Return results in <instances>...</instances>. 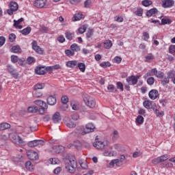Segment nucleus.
Here are the masks:
<instances>
[{"label":"nucleus","instance_id":"60","mask_svg":"<svg viewBox=\"0 0 175 175\" xmlns=\"http://www.w3.org/2000/svg\"><path fill=\"white\" fill-rule=\"evenodd\" d=\"M69 102V98H68V96H64L62 97V103H64V105H66V103Z\"/></svg>","mask_w":175,"mask_h":175},{"label":"nucleus","instance_id":"11","mask_svg":"<svg viewBox=\"0 0 175 175\" xmlns=\"http://www.w3.org/2000/svg\"><path fill=\"white\" fill-rule=\"evenodd\" d=\"M31 44L32 49L33 50H34V51H36L38 54H43V49H42L40 46H38V42L36 41L33 40Z\"/></svg>","mask_w":175,"mask_h":175},{"label":"nucleus","instance_id":"8","mask_svg":"<svg viewBox=\"0 0 175 175\" xmlns=\"http://www.w3.org/2000/svg\"><path fill=\"white\" fill-rule=\"evenodd\" d=\"M27 157L31 161H38L39 159V155L33 150H30L27 152Z\"/></svg>","mask_w":175,"mask_h":175},{"label":"nucleus","instance_id":"62","mask_svg":"<svg viewBox=\"0 0 175 175\" xmlns=\"http://www.w3.org/2000/svg\"><path fill=\"white\" fill-rule=\"evenodd\" d=\"M9 40L11 42H14L16 40V35L14 33H11L9 35Z\"/></svg>","mask_w":175,"mask_h":175},{"label":"nucleus","instance_id":"33","mask_svg":"<svg viewBox=\"0 0 175 175\" xmlns=\"http://www.w3.org/2000/svg\"><path fill=\"white\" fill-rule=\"evenodd\" d=\"M143 105L146 109H151V107H152V101L146 100L144 102Z\"/></svg>","mask_w":175,"mask_h":175},{"label":"nucleus","instance_id":"35","mask_svg":"<svg viewBox=\"0 0 175 175\" xmlns=\"http://www.w3.org/2000/svg\"><path fill=\"white\" fill-rule=\"evenodd\" d=\"M39 109L36 106H31L28 107L29 113H37Z\"/></svg>","mask_w":175,"mask_h":175},{"label":"nucleus","instance_id":"25","mask_svg":"<svg viewBox=\"0 0 175 175\" xmlns=\"http://www.w3.org/2000/svg\"><path fill=\"white\" fill-rule=\"evenodd\" d=\"M45 84L44 83H37L34 85L33 87V90L34 91H39V90H43V88H44L45 87Z\"/></svg>","mask_w":175,"mask_h":175},{"label":"nucleus","instance_id":"15","mask_svg":"<svg viewBox=\"0 0 175 175\" xmlns=\"http://www.w3.org/2000/svg\"><path fill=\"white\" fill-rule=\"evenodd\" d=\"M24 21L23 18H21L18 20L16 21L14 20V27L16 28V29H23V25H20L21 23Z\"/></svg>","mask_w":175,"mask_h":175},{"label":"nucleus","instance_id":"48","mask_svg":"<svg viewBox=\"0 0 175 175\" xmlns=\"http://www.w3.org/2000/svg\"><path fill=\"white\" fill-rule=\"evenodd\" d=\"M172 21L169 18H163L161 19V25H165L166 24H171Z\"/></svg>","mask_w":175,"mask_h":175},{"label":"nucleus","instance_id":"3","mask_svg":"<svg viewBox=\"0 0 175 175\" xmlns=\"http://www.w3.org/2000/svg\"><path fill=\"white\" fill-rule=\"evenodd\" d=\"M83 100L85 105L90 109H94V107H95V106L96 105V100H95V98L88 94L83 95Z\"/></svg>","mask_w":175,"mask_h":175},{"label":"nucleus","instance_id":"32","mask_svg":"<svg viewBox=\"0 0 175 175\" xmlns=\"http://www.w3.org/2000/svg\"><path fill=\"white\" fill-rule=\"evenodd\" d=\"M12 53H21V48H20V46L18 45H15L12 47Z\"/></svg>","mask_w":175,"mask_h":175},{"label":"nucleus","instance_id":"29","mask_svg":"<svg viewBox=\"0 0 175 175\" xmlns=\"http://www.w3.org/2000/svg\"><path fill=\"white\" fill-rule=\"evenodd\" d=\"M70 50L72 51L74 53L75 52L77 53V51H80V46H79L77 44H72L70 46Z\"/></svg>","mask_w":175,"mask_h":175},{"label":"nucleus","instance_id":"20","mask_svg":"<svg viewBox=\"0 0 175 175\" xmlns=\"http://www.w3.org/2000/svg\"><path fill=\"white\" fill-rule=\"evenodd\" d=\"M110 166H114L116 165L118 166V167H120V166H122V163L120 161V159H113L110 161L109 163Z\"/></svg>","mask_w":175,"mask_h":175},{"label":"nucleus","instance_id":"50","mask_svg":"<svg viewBox=\"0 0 175 175\" xmlns=\"http://www.w3.org/2000/svg\"><path fill=\"white\" fill-rule=\"evenodd\" d=\"M92 35H94V29H88L86 33L87 38H90L92 36Z\"/></svg>","mask_w":175,"mask_h":175},{"label":"nucleus","instance_id":"37","mask_svg":"<svg viewBox=\"0 0 175 175\" xmlns=\"http://www.w3.org/2000/svg\"><path fill=\"white\" fill-rule=\"evenodd\" d=\"M77 68H79L81 72H85V64L84 63H78Z\"/></svg>","mask_w":175,"mask_h":175},{"label":"nucleus","instance_id":"23","mask_svg":"<svg viewBox=\"0 0 175 175\" xmlns=\"http://www.w3.org/2000/svg\"><path fill=\"white\" fill-rule=\"evenodd\" d=\"M66 66H68V68H72L73 69L75 66H77V61L76 60L68 61L66 62Z\"/></svg>","mask_w":175,"mask_h":175},{"label":"nucleus","instance_id":"28","mask_svg":"<svg viewBox=\"0 0 175 175\" xmlns=\"http://www.w3.org/2000/svg\"><path fill=\"white\" fill-rule=\"evenodd\" d=\"M25 167L29 172L33 171V169H34L33 165H32V163H31V161H27L26 162Z\"/></svg>","mask_w":175,"mask_h":175},{"label":"nucleus","instance_id":"44","mask_svg":"<svg viewBox=\"0 0 175 175\" xmlns=\"http://www.w3.org/2000/svg\"><path fill=\"white\" fill-rule=\"evenodd\" d=\"M159 161L161 162H165V161H167L169 159V155L164 154L159 157Z\"/></svg>","mask_w":175,"mask_h":175},{"label":"nucleus","instance_id":"21","mask_svg":"<svg viewBox=\"0 0 175 175\" xmlns=\"http://www.w3.org/2000/svg\"><path fill=\"white\" fill-rule=\"evenodd\" d=\"M174 5V1L173 0H165L163 3V8H172Z\"/></svg>","mask_w":175,"mask_h":175},{"label":"nucleus","instance_id":"30","mask_svg":"<svg viewBox=\"0 0 175 175\" xmlns=\"http://www.w3.org/2000/svg\"><path fill=\"white\" fill-rule=\"evenodd\" d=\"M65 36L68 40H72L73 38H75V33H72L70 31H66L65 33Z\"/></svg>","mask_w":175,"mask_h":175},{"label":"nucleus","instance_id":"38","mask_svg":"<svg viewBox=\"0 0 175 175\" xmlns=\"http://www.w3.org/2000/svg\"><path fill=\"white\" fill-rule=\"evenodd\" d=\"M116 155V152L115 151H105L103 152V156L104 157H114Z\"/></svg>","mask_w":175,"mask_h":175},{"label":"nucleus","instance_id":"43","mask_svg":"<svg viewBox=\"0 0 175 175\" xmlns=\"http://www.w3.org/2000/svg\"><path fill=\"white\" fill-rule=\"evenodd\" d=\"M73 21H79L83 18V14H75L73 17Z\"/></svg>","mask_w":175,"mask_h":175},{"label":"nucleus","instance_id":"52","mask_svg":"<svg viewBox=\"0 0 175 175\" xmlns=\"http://www.w3.org/2000/svg\"><path fill=\"white\" fill-rule=\"evenodd\" d=\"M107 90L109 91V92H116L117 91V89H116L113 85H109L107 86Z\"/></svg>","mask_w":175,"mask_h":175},{"label":"nucleus","instance_id":"7","mask_svg":"<svg viewBox=\"0 0 175 175\" xmlns=\"http://www.w3.org/2000/svg\"><path fill=\"white\" fill-rule=\"evenodd\" d=\"M8 71L12 75L15 79H18V72L13 68V66L8 64L7 66Z\"/></svg>","mask_w":175,"mask_h":175},{"label":"nucleus","instance_id":"31","mask_svg":"<svg viewBox=\"0 0 175 175\" xmlns=\"http://www.w3.org/2000/svg\"><path fill=\"white\" fill-rule=\"evenodd\" d=\"M31 27H27L25 29H23L21 32L22 33V35H24L25 36L27 35H29V33H31Z\"/></svg>","mask_w":175,"mask_h":175},{"label":"nucleus","instance_id":"40","mask_svg":"<svg viewBox=\"0 0 175 175\" xmlns=\"http://www.w3.org/2000/svg\"><path fill=\"white\" fill-rule=\"evenodd\" d=\"M49 163L51 165H57V163H59V160L55 158L50 159L49 160Z\"/></svg>","mask_w":175,"mask_h":175},{"label":"nucleus","instance_id":"10","mask_svg":"<svg viewBox=\"0 0 175 175\" xmlns=\"http://www.w3.org/2000/svg\"><path fill=\"white\" fill-rule=\"evenodd\" d=\"M46 1L47 0H36L33 2V6L42 9V8H44Z\"/></svg>","mask_w":175,"mask_h":175},{"label":"nucleus","instance_id":"59","mask_svg":"<svg viewBox=\"0 0 175 175\" xmlns=\"http://www.w3.org/2000/svg\"><path fill=\"white\" fill-rule=\"evenodd\" d=\"M11 61H12V62H13V64H16V62H18V57H17L14 55H12L11 56Z\"/></svg>","mask_w":175,"mask_h":175},{"label":"nucleus","instance_id":"17","mask_svg":"<svg viewBox=\"0 0 175 175\" xmlns=\"http://www.w3.org/2000/svg\"><path fill=\"white\" fill-rule=\"evenodd\" d=\"M157 75V68H153L147 72L145 75H144V79H147V77H150L151 76H155Z\"/></svg>","mask_w":175,"mask_h":175},{"label":"nucleus","instance_id":"13","mask_svg":"<svg viewBox=\"0 0 175 175\" xmlns=\"http://www.w3.org/2000/svg\"><path fill=\"white\" fill-rule=\"evenodd\" d=\"M52 121L54 124H58L61 122V114L59 112H55L52 116Z\"/></svg>","mask_w":175,"mask_h":175},{"label":"nucleus","instance_id":"41","mask_svg":"<svg viewBox=\"0 0 175 175\" xmlns=\"http://www.w3.org/2000/svg\"><path fill=\"white\" fill-rule=\"evenodd\" d=\"M91 6H92V1L91 0H86L84 2V8L86 9L91 8Z\"/></svg>","mask_w":175,"mask_h":175},{"label":"nucleus","instance_id":"42","mask_svg":"<svg viewBox=\"0 0 175 175\" xmlns=\"http://www.w3.org/2000/svg\"><path fill=\"white\" fill-rule=\"evenodd\" d=\"M154 76H156L157 79H163V77H165V73L161 71L158 72V70H157V73L154 75Z\"/></svg>","mask_w":175,"mask_h":175},{"label":"nucleus","instance_id":"54","mask_svg":"<svg viewBox=\"0 0 175 175\" xmlns=\"http://www.w3.org/2000/svg\"><path fill=\"white\" fill-rule=\"evenodd\" d=\"M135 14L139 16V17H142L143 16V9L142 8H137L135 11Z\"/></svg>","mask_w":175,"mask_h":175},{"label":"nucleus","instance_id":"34","mask_svg":"<svg viewBox=\"0 0 175 175\" xmlns=\"http://www.w3.org/2000/svg\"><path fill=\"white\" fill-rule=\"evenodd\" d=\"M142 5L145 6V8H148V6H151V5H152V2L151 0H143L142 1Z\"/></svg>","mask_w":175,"mask_h":175},{"label":"nucleus","instance_id":"64","mask_svg":"<svg viewBox=\"0 0 175 175\" xmlns=\"http://www.w3.org/2000/svg\"><path fill=\"white\" fill-rule=\"evenodd\" d=\"M169 51H170V54H174V53H175V45H171L169 47Z\"/></svg>","mask_w":175,"mask_h":175},{"label":"nucleus","instance_id":"58","mask_svg":"<svg viewBox=\"0 0 175 175\" xmlns=\"http://www.w3.org/2000/svg\"><path fill=\"white\" fill-rule=\"evenodd\" d=\"M27 146L29 147H36V139L29 142Z\"/></svg>","mask_w":175,"mask_h":175},{"label":"nucleus","instance_id":"57","mask_svg":"<svg viewBox=\"0 0 175 175\" xmlns=\"http://www.w3.org/2000/svg\"><path fill=\"white\" fill-rule=\"evenodd\" d=\"M34 96L36 98H41V96H43V93L39 90H34Z\"/></svg>","mask_w":175,"mask_h":175},{"label":"nucleus","instance_id":"5","mask_svg":"<svg viewBox=\"0 0 175 175\" xmlns=\"http://www.w3.org/2000/svg\"><path fill=\"white\" fill-rule=\"evenodd\" d=\"M9 7L10 9L7 10V13L10 16L13 14V12H17L18 10V4L16 2H10Z\"/></svg>","mask_w":175,"mask_h":175},{"label":"nucleus","instance_id":"63","mask_svg":"<svg viewBox=\"0 0 175 175\" xmlns=\"http://www.w3.org/2000/svg\"><path fill=\"white\" fill-rule=\"evenodd\" d=\"M162 85H166V84H169V77H164L161 81Z\"/></svg>","mask_w":175,"mask_h":175},{"label":"nucleus","instance_id":"14","mask_svg":"<svg viewBox=\"0 0 175 175\" xmlns=\"http://www.w3.org/2000/svg\"><path fill=\"white\" fill-rule=\"evenodd\" d=\"M64 150L65 147L62 146H55L53 147L52 152H53V154H59V152H62Z\"/></svg>","mask_w":175,"mask_h":175},{"label":"nucleus","instance_id":"16","mask_svg":"<svg viewBox=\"0 0 175 175\" xmlns=\"http://www.w3.org/2000/svg\"><path fill=\"white\" fill-rule=\"evenodd\" d=\"M35 73L36 75H46V68L43 66L36 67L35 68Z\"/></svg>","mask_w":175,"mask_h":175},{"label":"nucleus","instance_id":"61","mask_svg":"<svg viewBox=\"0 0 175 175\" xmlns=\"http://www.w3.org/2000/svg\"><path fill=\"white\" fill-rule=\"evenodd\" d=\"M168 78L169 79H174L175 78V71L174 70H170L168 72Z\"/></svg>","mask_w":175,"mask_h":175},{"label":"nucleus","instance_id":"26","mask_svg":"<svg viewBox=\"0 0 175 175\" xmlns=\"http://www.w3.org/2000/svg\"><path fill=\"white\" fill-rule=\"evenodd\" d=\"M143 122H144V118H143V116L139 115L135 120L136 125H142V124H143Z\"/></svg>","mask_w":175,"mask_h":175},{"label":"nucleus","instance_id":"18","mask_svg":"<svg viewBox=\"0 0 175 175\" xmlns=\"http://www.w3.org/2000/svg\"><path fill=\"white\" fill-rule=\"evenodd\" d=\"M64 122L66 126H68V128H76V123L72 121V120L70 119H66Z\"/></svg>","mask_w":175,"mask_h":175},{"label":"nucleus","instance_id":"55","mask_svg":"<svg viewBox=\"0 0 175 175\" xmlns=\"http://www.w3.org/2000/svg\"><path fill=\"white\" fill-rule=\"evenodd\" d=\"M49 31V27L46 26H42L41 28H40V31L42 33H47Z\"/></svg>","mask_w":175,"mask_h":175},{"label":"nucleus","instance_id":"4","mask_svg":"<svg viewBox=\"0 0 175 175\" xmlns=\"http://www.w3.org/2000/svg\"><path fill=\"white\" fill-rule=\"evenodd\" d=\"M96 141L93 143L94 147L97 149L100 148H105V147H107L109 146V142L105 141V142H100L98 140V136L96 137Z\"/></svg>","mask_w":175,"mask_h":175},{"label":"nucleus","instance_id":"49","mask_svg":"<svg viewBox=\"0 0 175 175\" xmlns=\"http://www.w3.org/2000/svg\"><path fill=\"white\" fill-rule=\"evenodd\" d=\"M65 54L67 55V57H73L75 55V53H73L72 50L67 49L65 51Z\"/></svg>","mask_w":175,"mask_h":175},{"label":"nucleus","instance_id":"6","mask_svg":"<svg viewBox=\"0 0 175 175\" xmlns=\"http://www.w3.org/2000/svg\"><path fill=\"white\" fill-rule=\"evenodd\" d=\"M95 129V125L92 123H88L85 125L83 131H82L81 135H87V133H90L91 132H94Z\"/></svg>","mask_w":175,"mask_h":175},{"label":"nucleus","instance_id":"9","mask_svg":"<svg viewBox=\"0 0 175 175\" xmlns=\"http://www.w3.org/2000/svg\"><path fill=\"white\" fill-rule=\"evenodd\" d=\"M137 80H139V77L131 76L126 78V81L129 85H135L137 84Z\"/></svg>","mask_w":175,"mask_h":175},{"label":"nucleus","instance_id":"53","mask_svg":"<svg viewBox=\"0 0 175 175\" xmlns=\"http://www.w3.org/2000/svg\"><path fill=\"white\" fill-rule=\"evenodd\" d=\"M145 59H146L147 62H150V61L154 59V55H152V53H149L145 57Z\"/></svg>","mask_w":175,"mask_h":175},{"label":"nucleus","instance_id":"56","mask_svg":"<svg viewBox=\"0 0 175 175\" xmlns=\"http://www.w3.org/2000/svg\"><path fill=\"white\" fill-rule=\"evenodd\" d=\"M115 64H121V61H122V58L120 57L116 56L113 59Z\"/></svg>","mask_w":175,"mask_h":175},{"label":"nucleus","instance_id":"47","mask_svg":"<svg viewBox=\"0 0 175 175\" xmlns=\"http://www.w3.org/2000/svg\"><path fill=\"white\" fill-rule=\"evenodd\" d=\"M87 30V25H82L79 29V33L83 34Z\"/></svg>","mask_w":175,"mask_h":175},{"label":"nucleus","instance_id":"22","mask_svg":"<svg viewBox=\"0 0 175 175\" xmlns=\"http://www.w3.org/2000/svg\"><path fill=\"white\" fill-rule=\"evenodd\" d=\"M157 13H158V10L154 8L146 12V16L147 17H151V16H154V14H157Z\"/></svg>","mask_w":175,"mask_h":175},{"label":"nucleus","instance_id":"12","mask_svg":"<svg viewBox=\"0 0 175 175\" xmlns=\"http://www.w3.org/2000/svg\"><path fill=\"white\" fill-rule=\"evenodd\" d=\"M148 96L152 100H154L159 96V92L157 90H152L149 92Z\"/></svg>","mask_w":175,"mask_h":175},{"label":"nucleus","instance_id":"19","mask_svg":"<svg viewBox=\"0 0 175 175\" xmlns=\"http://www.w3.org/2000/svg\"><path fill=\"white\" fill-rule=\"evenodd\" d=\"M47 103L48 105H50L51 106H54L55 103H57V98L53 96H50L47 98Z\"/></svg>","mask_w":175,"mask_h":175},{"label":"nucleus","instance_id":"36","mask_svg":"<svg viewBox=\"0 0 175 175\" xmlns=\"http://www.w3.org/2000/svg\"><path fill=\"white\" fill-rule=\"evenodd\" d=\"M105 49H110L111 46H113V43H111V40H107L104 42Z\"/></svg>","mask_w":175,"mask_h":175},{"label":"nucleus","instance_id":"39","mask_svg":"<svg viewBox=\"0 0 175 175\" xmlns=\"http://www.w3.org/2000/svg\"><path fill=\"white\" fill-rule=\"evenodd\" d=\"M12 161L14 162H21V161H23V156L18 154L16 157H12Z\"/></svg>","mask_w":175,"mask_h":175},{"label":"nucleus","instance_id":"46","mask_svg":"<svg viewBox=\"0 0 175 175\" xmlns=\"http://www.w3.org/2000/svg\"><path fill=\"white\" fill-rule=\"evenodd\" d=\"M100 66H101V68H109V66H111V64L109 62H103L100 64Z\"/></svg>","mask_w":175,"mask_h":175},{"label":"nucleus","instance_id":"27","mask_svg":"<svg viewBox=\"0 0 175 175\" xmlns=\"http://www.w3.org/2000/svg\"><path fill=\"white\" fill-rule=\"evenodd\" d=\"M10 128V124L6 122H3L0 124V131H5Z\"/></svg>","mask_w":175,"mask_h":175},{"label":"nucleus","instance_id":"1","mask_svg":"<svg viewBox=\"0 0 175 175\" xmlns=\"http://www.w3.org/2000/svg\"><path fill=\"white\" fill-rule=\"evenodd\" d=\"M10 140L16 146L19 147H23L27 146V142L24 141L21 137L17 135V133H12L9 135Z\"/></svg>","mask_w":175,"mask_h":175},{"label":"nucleus","instance_id":"51","mask_svg":"<svg viewBox=\"0 0 175 175\" xmlns=\"http://www.w3.org/2000/svg\"><path fill=\"white\" fill-rule=\"evenodd\" d=\"M120 135L118 133V131L116 130L113 131L112 137L113 140H117V139H118Z\"/></svg>","mask_w":175,"mask_h":175},{"label":"nucleus","instance_id":"24","mask_svg":"<svg viewBox=\"0 0 175 175\" xmlns=\"http://www.w3.org/2000/svg\"><path fill=\"white\" fill-rule=\"evenodd\" d=\"M35 105L37 106H40V107H47V104L42 100H36L34 101Z\"/></svg>","mask_w":175,"mask_h":175},{"label":"nucleus","instance_id":"2","mask_svg":"<svg viewBox=\"0 0 175 175\" xmlns=\"http://www.w3.org/2000/svg\"><path fill=\"white\" fill-rule=\"evenodd\" d=\"M65 168L68 173H74L75 172L76 169H77V161H76L75 156H71L69 158L68 163H66Z\"/></svg>","mask_w":175,"mask_h":175},{"label":"nucleus","instance_id":"45","mask_svg":"<svg viewBox=\"0 0 175 175\" xmlns=\"http://www.w3.org/2000/svg\"><path fill=\"white\" fill-rule=\"evenodd\" d=\"M154 83H155V78L150 77L147 79V83L148 84V85H152Z\"/></svg>","mask_w":175,"mask_h":175}]
</instances>
